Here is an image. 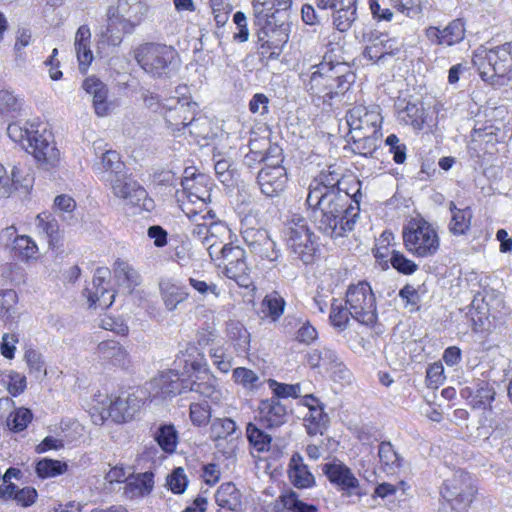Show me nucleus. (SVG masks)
<instances>
[{"mask_svg":"<svg viewBox=\"0 0 512 512\" xmlns=\"http://www.w3.org/2000/svg\"><path fill=\"white\" fill-rule=\"evenodd\" d=\"M424 115L425 110L422 103L408 102L406 106L399 111L398 117L404 124L410 125L416 130H421L425 122Z\"/></svg>","mask_w":512,"mask_h":512,"instance_id":"38","label":"nucleus"},{"mask_svg":"<svg viewBox=\"0 0 512 512\" xmlns=\"http://www.w3.org/2000/svg\"><path fill=\"white\" fill-rule=\"evenodd\" d=\"M187 478L183 468L178 467L167 477V485L175 494H182L187 487Z\"/></svg>","mask_w":512,"mask_h":512,"instance_id":"63","label":"nucleus"},{"mask_svg":"<svg viewBox=\"0 0 512 512\" xmlns=\"http://www.w3.org/2000/svg\"><path fill=\"white\" fill-rule=\"evenodd\" d=\"M284 233L291 253L303 263H311L317 250L316 236L310 230L306 219L293 216L287 222Z\"/></svg>","mask_w":512,"mask_h":512,"instance_id":"9","label":"nucleus"},{"mask_svg":"<svg viewBox=\"0 0 512 512\" xmlns=\"http://www.w3.org/2000/svg\"><path fill=\"white\" fill-rule=\"evenodd\" d=\"M443 35L440 37L442 45L452 46L461 42L464 39L465 29L461 20H453L443 30Z\"/></svg>","mask_w":512,"mask_h":512,"instance_id":"48","label":"nucleus"},{"mask_svg":"<svg viewBox=\"0 0 512 512\" xmlns=\"http://www.w3.org/2000/svg\"><path fill=\"white\" fill-rule=\"evenodd\" d=\"M226 335L228 341L237 351L247 352L250 346V333L242 323L230 320L226 325Z\"/></svg>","mask_w":512,"mask_h":512,"instance_id":"36","label":"nucleus"},{"mask_svg":"<svg viewBox=\"0 0 512 512\" xmlns=\"http://www.w3.org/2000/svg\"><path fill=\"white\" fill-rule=\"evenodd\" d=\"M216 503L231 512L242 511L241 493L231 482L223 483L215 494Z\"/></svg>","mask_w":512,"mask_h":512,"instance_id":"31","label":"nucleus"},{"mask_svg":"<svg viewBox=\"0 0 512 512\" xmlns=\"http://www.w3.org/2000/svg\"><path fill=\"white\" fill-rule=\"evenodd\" d=\"M194 222L191 234L200 241L208 251L211 259L216 255L218 257V236L229 232L226 224L214 221V218L207 217L206 219L198 217V220L190 219Z\"/></svg>","mask_w":512,"mask_h":512,"instance_id":"18","label":"nucleus"},{"mask_svg":"<svg viewBox=\"0 0 512 512\" xmlns=\"http://www.w3.org/2000/svg\"><path fill=\"white\" fill-rule=\"evenodd\" d=\"M511 312L512 309L506 305L504 298L491 292L486 295L476 294L466 315L471 319L473 330L478 331L483 328L485 320L489 317L500 323H505Z\"/></svg>","mask_w":512,"mask_h":512,"instance_id":"11","label":"nucleus"},{"mask_svg":"<svg viewBox=\"0 0 512 512\" xmlns=\"http://www.w3.org/2000/svg\"><path fill=\"white\" fill-rule=\"evenodd\" d=\"M233 379L236 383L246 389H256L259 386L260 378L253 371L245 367H238L233 370Z\"/></svg>","mask_w":512,"mask_h":512,"instance_id":"55","label":"nucleus"},{"mask_svg":"<svg viewBox=\"0 0 512 512\" xmlns=\"http://www.w3.org/2000/svg\"><path fill=\"white\" fill-rule=\"evenodd\" d=\"M292 0H253L257 39L262 53L271 50L269 57H278L289 40V9Z\"/></svg>","mask_w":512,"mask_h":512,"instance_id":"3","label":"nucleus"},{"mask_svg":"<svg viewBox=\"0 0 512 512\" xmlns=\"http://www.w3.org/2000/svg\"><path fill=\"white\" fill-rule=\"evenodd\" d=\"M91 31L87 25L78 28L75 34V51L81 72H86L93 60V53L90 49Z\"/></svg>","mask_w":512,"mask_h":512,"instance_id":"28","label":"nucleus"},{"mask_svg":"<svg viewBox=\"0 0 512 512\" xmlns=\"http://www.w3.org/2000/svg\"><path fill=\"white\" fill-rule=\"evenodd\" d=\"M247 439L251 446L258 452L268 451L271 443V436L259 429L255 424L248 423L246 427Z\"/></svg>","mask_w":512,"mask_h":512,"instance_id":"45","label":"nucleus"},{"mask_svg":"<svg viewBox=\"0 0 512 512\" xmlns=\"http://www.w3.org/2000/svg\"><path fill=\"white\" fill-rule=\"evenodd\" d=\"M184 392L186 387L180 381L179 373L174 370L162 372L149 384V393L152 398L166 399Z\"/></svg>","mask_w":512,"mask_h":512,"instance_id":"22","label":"nucleus"},{"mask_svg":"<svg viewBox=\"0 0 512 512\" xmlns=\"http://www.w3.org/2000/svg\"><path fill=\"white\" fill-rule=\"evenodd\" d=\"M473 64L484 82L492 86L505 85L512 76V41L492 48H478Z\"/></svg>","mask_w":512,"mask_h":512,"instance_id":"4","label":"nucleus"},{"mask_svg":"<svg viewBox=\"0 0 512 512\" xmlns=\"http://www.w3.org/2000/svg\"><path fill=\"white\" fill-rule=\"evenodd\" d=\"M114 277L124 293L130 294L135 287L140 285V274L127 262L117 260L113 267Z\"/></svg>","mask_w":512,"mask_h":512,"instance_id":"30","label":"nucleus"},{"mask_svg":"<svg viewBox=\"0 0 512 512\" xmlns=\"http://www.w3.org/2000/svg\"><path fill=\"white\" fill-rule=\"evenodd\" d=\"M24 358L29 368L30 375L36 380H40L46 376L45 363L42 359V355L38 351L27 349Z\"/></svg>","mask_w":512,"mask_h":512,"instance_id":"51","label":"nucleus"},{"mask_svg":"<svg viewBox=\"0 0 512 512\" xmlns=\"http://www.w3.org/2000/svg\"><path fill=\"white\" fill-rule=\"evenodd\" d=\"M251 224L252 219L248 215L241 222V235L251 253L261 260L276 262L281 256L276 242L266 229Z\"/></svg>","mask_w":512,"mask_h":512,"instance_id":"13","label":"nucleus"},{"mask_svg":"<svg viewBox=\"0 0 512 512\" xmlns=\"http://www.w3.org/2000/svg\"><path fill=\"white\" fill-rule=\"evenodd\" d=\"M155 440L162 450L172 453L177 446L178 433L172 424H163L155 432Z\"/></svg>","mask_w":512,"mask_h":512,"instance_id":"42","label":"nucleus"},{"mask_svg":"<svg viewBox=\"0 0 512 512\" xmlns=\"http://www.w3.org/2000/svg\"><path fill=\"white\" fill-rule=\"evenodd\" d=\"M211 418V407L208 403H191L190 419L196 426H205Z\"/></svg>","mask_w":512,"mask_h":512,"instance_id":"59","label":"nucleus"},{"mask_svg":"<svg viewBox=\"0 0 512 512\" xmlns=\"http://www.w3.org/2000/svg\"><path fill=\"white\" fill-rule=\"evenodd\" d=\"M306 357L307 363L312 368L323 367L326 370H329L332 365H335L338 358L335 351L326 347L313 349L307 354Z\"/></svg>","mask_w":512,"mask_h":512,"instance_id":"40","label":"nucleus"},{"mask_svg":"<svg viewBox=\"0 0 512 512\" xmlns=\"http://www.w3.org/2000/svg\"><path fill=\"white\" fill-rule=\"evenodd\" d=\"M338 300L333 299L331 303V312L329 315V319L331 324L338 328L339 330H344L347 327L349 322L350 315V307L347 305L344 307L341 304H337Z\"/></svg>","mask_w":512,"mask_h":512,"instance_id":"53","label":"nucleus"},{"mask_svg":"<svg viewBox=\"0 0 512 512\" xmlns=\"http://www.w3.org/2000/svg\"><path fill=\"white\" fill-rule=\"evenodd\" d=\"M164 117L173 130L181 129L191 125L196 117L197 104L187 98H170L162 105Z\"/></svg>","mask_w":512,"mask_h":512,"instance_id":"17","label":"nucleus"},{"mask_svg":"<svg viewBox=\"0 0 512 512\" xmlns=\"http://www.w3.org/2000/svg\"><path fill=\"white\" fill-rule=\"evenodd\" d=\"M115 298V293L108 287H101V294L96 292L89 294V306L100 309L109 308Z\"/></svg>","mask_w":512,"mask_h":512,"instance_id":"61","label":"nucleus"},{"mask_svg":"<svg viewBox=\"0 0 512 512\" xmlns=\"http://www.w3.org/2000/svg\"><path fill=\"white\" fill-rule=\"evenodd\" d=\"M283 504L287 510L292 512H317V508L314 505L302 502L294 492L283 496Z\"/></svg>","mask_w":512,"mask_h":512,"instance_id":"64","label":"nucleus"},{"mask_svg":"<svg viewBox=\"0 0 512 512\" xmlns=\"http://www.w3.org/2000/svg\"><path fill=\"white\" fill-rule=\"evenodd\" d=\"M350 138V143L352 145V150L354 153H357L364 157H374V153L380 146L382 132L377 131L375 134L370 133H360L348 135Z\"/></svg>","mask_w":512,"mask_h":512,"instance_id":"29","label":"nucleus"},{"mask_svg":"<svg viewBox=\"0 0 512 512\" xmlns=\"http://www.w3.org/2000/svg\"><path fill=\"white\" fill-rule=\"evenodd\" d=\"M268 386L271 389L273 396L277 397V399H286L289 397L298 398L301 396V384H286L280 383L274 379L268 380Z\"/></svg>","mask_w":512,"mask_h":512,"instance_id":"50","label":"nucleus"},{"mask_svg":"<svg viewBox=\"0 0 512 512\" xmlns=\"http://www.w3.org/2000/svg\"><path fill=\"white\" fill-rule=\"evenodd\" d=\"M287 181V172L283 166L263 167L257 175L261 192L267 197L279 196L285 190Z\"/></svg>","mask_w":512,"mask_h":512,"instance_id":"21","label":"nucleus"},{"mask_svg":"<svg viewBox=\"0 0 512 512\" xmlns=\"http://www.w3.org/2000/svg\"><path fill=\"white\" fill-rule=\"evenodd\" d=\"M113 195L126 204L137 206L147 197V192L127 171L108 182Z\"/></svg>","mask_w":512,"mask_h":512,"instance_id":"20","label":"nucleus"},{"mask_svg":"<svg viewBox=\"0 0 512 512\" xmlns=\"http://www.w3.org/2000/svg\"><path fill=\"white\" fill-rule=\"evenodd\" d=\"M390 263L395 270L405 275H411L418 269V265L415 262L397 250H392Z\"/></svg>","mask_w":512,"mask_h":512,"instance_id":"57","label":"nucleus"},{"mask_svg":"<svg viewBox=\"0 0 512 512\" xmlns=\"http://www.w3.org/2000/svg\"><path fill=\"white\" fill-rule=\"evenodd\" d=\"M7 134L11 140L19 143L27 152L32 153L35 159L46 169L56 166L60 158V152L50 141L51 134L46 131L40 133L34 124L22 127L19 123H10Z\"/></svg>","mask_w":512,"mask_h":512,"instance_id":"5","label":"nucleus"},{"mask_svg":"<svg viewBox=\"0 0 512 512\" xmlns=\"http://www.w3.org/2000/svg\"><path fill=\"white\" fill-rule=\"evenodd\" d=\"M357 0H344L342 5L334 10L333 24L340 32L348 31L357 18Z\"/></svg>","mask_w":512,"mask_h":512,"instance_id":"33","label":"nucleus"},{"mask_svg":"<svg viewBox=\"0 0 512 512\" xmlns=\"http://www.w3.org/2000/svg\"><path fill=\"white\" fill-rule=\"evenodd\" d=\"M148 11L142 0H118V12L122 17L132 19L133 23H141Z\"/></svg>","mask_w":512,"mask_h":512,"instance_id":"39","label":"nucleus"},{"mask_svg":"<svg viewBox=\"0 0 512 512\" xmlns=\"http://www.w3.org/2000/svg\"><path fill=\"white\" fill-rule=\"evenodd\" d=\"M97 355L114 365L124 366L127 360L126 350L114 340L103 341L97 346Z\"/></svg>","mask_w":512,"mask_h":512,"instance_id":"35","label":"nucleus"},{"mask_svg":"<svg viewBox=\"0 0 512 512\" xmlns=\"http://www.w3.org/2000/svg\"><path fill=\"white\" fill-rule=\"evenodd\" d=\"M262 306L267 315L276 321L284 312L285 301L276 292L268 294L262 301Z\"/></svg>","mask_w":512,"mask_h":512,"instance_id":"54","label":"nucleus"},{"mask_svg":"<svg viewBox=\"0 0 512 512\" xmlns=\"http://www.w3.org/2000/svg\"><path fill=\"white\" fill-rule=\"evenodd\" d=\"M24 100L14 95L12 91H0V114L8 117H15L20 114Z\"/></svg>","mask_w":512,"mask_h":512,"instance_id":"43","label":"nucleus"},{"mask_svg":"<svg viewBox=\"0 0 512 512\" xmlns=\"http://www.w3.org/2000/svg\"><path fill=\"white\" fill-rule=\"evenodd\" d=\"M67 469V464L59 460L44 458L37 462L36 473L41 478L55 477L63 474Z\"/></svg>","mask_w":512,"mask_h":512,"instance_id":"49","label":"nucleus"},{"mask_svg":"<svg viewBox=\"0 0 512 512\" xmlns=\"http://www.w3.org/2000/svg\"><path fill=\"white\" fill-rule=\"evenodd\" d=\"M236 432V423L230 418H215L210 427V437L214 441L223 440Z\"/></svg>","mask_w":512,"mask_h":512,"instance_id":"46","label":"nucleus"},{"mask_svg":"<svg viewBox=\"0 0 512 512\" xmlns=\"http://www.w3.org/2000/svg\"><path fill=\"white\" fill-rule=\"evenodd\" d=\"M218 257L213 260H221L219 266L223 265L226 277L234 280L240 287L248 288L253 281L250 276V268L246 262V252L240 246L225 244L217 248Z\"/></svg>","mask_w":512,"mask_h":512,"instance_id":"14","label":"nucleus"},{"mask_svg":"<svg viewBox=\"0 0 512 512\" xmlns=\"http://www.w3.org/2000/svg\"><path fill=\"white\" fill-rule=\"evenodd\" d=\"M16 171L9 174L2 163H0V200L7 199L17 189Z\"/></svg>","mask_w":512,"mask_h":512,"instance_id":"56","label":"nucleus"},{"mask_svg":"<svg viewBox=\"0 0 512 512\" xmlns=\"http://www.w3.org/2000/svg\"><path fill=\"white\" fill-rule=\"evenodd\" d=\"M191 369L197 374L189 385H185L186 391L198 393L200 396L214 402L219 401L221 392L218 388L217 379L209 372L203 359L192 361Z\"/></svg>","mask_w":512,"mask_h":512,"instance_id":"19","label":"nucleus"},{"mask_svg":"<svg viewBox=\"0 0 512 512\" xmlns=\"http://www.w3.org/2000/svg\"><path fill=\"white\" fill-rule=\"evenodd\" d=\"M159 288L163 303L169 311L175 310L177 306L189 296V293L184 287L172 283L169 280L161 281Z\"/></svg>","mask_w":512,"mask_h":512,"instance_id":"32","label":"nucleus"},{"mask_svg":"<svg viewBox=\"0 0 512 512\" xmlns=\"http://www.w3.org/2000/svg\"><path fill=\"white\" fill-rule=\"evenodd\" d=\"M378 456L381 469L387 474H395L401 466L402 459L390 442L383 441L379 444Z\"/></svg>","mask_w":512,"mask_h":512,"instance_id":"37","label":"nucleus"},{"mask_svg":"<svg viewBox=\"0 0 512 512\" xmlns=\"http://www.w3.org/2000/svg\"><path fill=\"white\" fill-rule=\"evenodd\" d=\"M476 489L464 472L455 474L443 483L442 502L438 512H465L471 504Z\"/></svg>","mask_w":512,"mask_h":512,"instance_id":"12","label":"nucleus"},{"mask_svg":"<svg viewBox=\"0 0 512 512\" xmlns=\"http://www.w3.org/2000/svg\"><path fill=\"white\" fill-rule=\"evenodd\" d=\"M393 54L394 51L392 49V44L389 40H381L377 43H373L367 46L364 50V56L374 61H379L383 59L386 55Z\"/></svg>","mask_w":512,"mask_h":512,"instance_id":"60","label":"nucleus"},{"mask_svg":"<svg viewBox=\"0 0 512 512\" xmlns=\"http://www.w3.org/2000/svg\"><path fill=\"white\" fill-rule=\"evenodd\" d=\"M472 211L469 207L462 209V211H455L449 223V231L453 235H464L469 230L471 225Z\"/></svg>","mask_w":512,"mask_h":512,"instance_id":"47","label":"nucleus"},{"mask_svg":"<svg viewBox=\"0 0 512 512\" xmlns=\"http://www.w3.org/2000/svg\"><path fill=\"white\" fill-rule=\"evenodd\" d=\"M303 405L307 406L309 411L304 417V425L309 435H322L329 422L328 415L324 412V407L312 395L303 397Z\"/></svg>","mask_w":512,"mask_h":512,"instance_id":"24","label":"nucleus"},{"mask_svg":"<svg viewBox=\"0 0 512 512\" xmlns=\"http://www.w3.org/2000/svg\"><path fill=\"white\" fill-rule=\"evenodd\" d=\"M260 422L266 428H277L288 421V408L277 397L260 401L258 406Z\"/></svg>","mask_w":512,"mask_h":512,"instance_id":"23","label":"nucleus"},{"mask_svg":"<svg viewBox=\"0 0 512 512\" xmlns=\"http://www.w3.org/2000/svg\"><path fill=\"white\" fill-rule=\"evenodd\" d=\"M346 122L349 126V134L376 133L381 131L382 117L378 107L368 108L364 105H357L346 113Z\"/></svg>","mask_w":512,"mask_h":512,"instance_id":"16","label":"nucleus"},{"mask_svg":"<svg viewBox=\"0 0 512 512\" xmlns=\"http://www.w3.org/2000/svg\"><path fill=\"white\" fill-rule=\"evenodd\" d=\"M185 177L181 180L182 191H177V201L183 213L189 218L198 220L207 217L215 218V213L208 209L207 202L210 201L211 193L208 186V177L204 174L191 173L185 169Z\"/></svg>","mask_w":512,"mask_h":512,"instance_id":"6","label":"nucleus"},{"mask_svg":"<svg viewBox=\"0 0 512 512\" xmlns=\"http://www.w3.org/2000/svg\"><path fill=\"white\" fill-rule=\"evenodd\" d=\"M322 472L343 497H358L366 495L359 480L352 470L341 461H333L322 465Z\"/></svg>","mask_w":512,"mask_h":512,"instance_id":"15","label":"nucleus"},{"mask_svg":"<svg viewBox=\"0 0 512 512\" xmlns=\"http://www.w3.org/2000/svg\"><path fill=\"white\" fill-rule=\"evenodd\" d=\"M13 250L18 252L23 258L29 259L37 253L38 247L29 236L20 235L18 238H15Z\"/></svg>","mask_w":512,"mask_h":512,"instance_id":"62","label":"nucleus"},{"mask_svg":"<svg viewBox=\"0 0 512 512\" xmlns=\"http://www.w3.org/2000/svg\"><path fill=\"white\" fill-rule=\"evenodd\" d=\"M402 237L407 251L417 257H431L437 253L440 246L436 229L424 219L410 221L403 228Z\"/></svg>","mask_w":512,"mask_h":512,"instance_id":"7","label":"nucleus"},{"mask_svg":"<svg viewBox=\"0 0 512 512\" xmlns=\"http://www.w3.org/2000/svg\"><path fill=\"white\" fill-rule=\"evenodd\" d=\"M177 52L172 46L146 43L135 51V60L141 68L153 77H166L172 70Z\"/></svg>","mask_w":512,"mask_h":512,"instance_id":"8","label":"nucleus"},{"mask_svg":"<svg viewBox=\"0 0 512 512\" xmlns=\"http://www.w3.org/2000/svg\"><path fill=\"white\" fill-rule=\"evenodd\" d=\"M360 188L351 197L348 192L308 193L306 203L317 229L331 238L353 230L359 214Z\"/></svg>","mask_w":512,"mask_h":512,"instance_id":"1","label":"nucleus"},{"mask_svg":"<svg viewBox=\"0 0 512 512\" xmlns=\"http://www.w3.org/2000/svg\"><path fill=\"white\" fill-rule=\"evenodd\" d=\"M153 478L152 472L137 475L126 483L125 494H130L133 497L150 493L154 486Z\"/></svg>","mask_w":512,"mask_h":512,"instance_id":"41","label":"nucleus"},{"mask_svg":"<svg viewBox=\"0 0 512 512\" xmlns=\"http://www.w3.org/2000/svg\"><path fill=\"white\" fill-rule=\"evenodd\" d=\"M141 405L142 400L135 394H122L111 402L108 414L115 422H127L133 419Z\"/></svg>","mask_w":512,"mask_h":512,"instance_id":"25","label":"nucleus"},{"mask_svg":"<svg viewBox=\"0 0 512 512\" xmlns=\"http://www.w3.org/2000/svg\"><path fill=\"white\" fill-rule=\"evenodd\" d=\"M93 169L101 179L107 182H110L111 179H115L117 176L120 177L122 173L127 171L126 165L115 150L103 152L100 161L94 164Z\"/></svg>","mask_w":512,"mask_h":512,"instance_id":"27","label":"nucleus"},{"mask_svg":"<svg viewBox=\"0 0 512 512\" xmlns=\"http://www.w3.org/2000/svg\"><path fill=\"white\" fill-rule=\"evenodd\" d=\"M345 304L350 307V315L359 323L372 326L377 322L376 298L370 284L359 281L349 285Z\"/></svg>","mask_w":512,"mask_h":512,"instance_id":"10","label":"nucleus"},{"mask_svg":"<svg viewBox=\"0 0 512 512\" xmlns=\"http://www.w3.org/2000/svg\"><path fill=\"white\" fill-rule=\"evenodd\" d=\"M302 76L306 92L318 104H331L333 99L343 96L356 80L355 73L347 63L334 61L328 53Z\"/></svg>","mask_w":512,"mask_h":512,"instance_id":"2","label":"nucleus"},{"mask_svg":"<svg viewBox=\"0 0 512 512\" xmlns=\"http://www.w3.org/2000/svg\"><path fill=\"white\" fill-rule=\"evenodd\" d=\"M315 191H318L319 194H328L331 191L345 192L340 188V174L331 170L322 171L309 185L308 193H314Z\"/></svg>","mask_w":512,"mask_h":512,"instance_id":"34","label":"nucleus"},{"mask_svg":"<svg viewBox=\"0 0 512 512\" xmlns=\"http://www.w3.org/2000/svg\"><path fill=\"white\" fill-rule=\"evenodd\" d=\"M32 420V413L27 408H19L10 414L7 419V425L10 430L20 432L24 430Z\"/></svg>","mask_w":512,"mask_h":512,"instance_id":"58","label":"nucleus"},{"mask_svg":"<svg viewBox=\"0 0 512 512\" xmlns=\"http://www.w3.org/2000/svg\"><path fill=\"white\" fill-rule=\"evenodd\" d=\"M18 296L12 289L0 291V317L4 321H14L17 316Z\"/></svg>","mask_w":512,"mask_h":512,"instance_id":"44","label":"nucleus"},{"mask_svg":"<svg viewBox=\"0 0 512 512\" xmlns=\"http://www.w3.org/2000/svg\"><path fill=\"white\" fill-rule=\"evenodd\" d=\"M288 478L291 484L298 489H307L315 485V477L304 463L303 456L295 452L288 464Z\"/></svg>","mask_w":512,"mask_h":512,"instance_id":"26","label":"nucleus"},{"mask_svg":"<svg viewBox=\"0 0 512 512\" xmlns=\"http://www.w3.org/2000/svg\"><path fill=\"white\" fill-rule=\"evenodd\" d=\"M285 321H287V326H293V322H295V325H300L296 335L299 342L309 345L317 339V330L308 321L290 317H286Z\"/></svg>","mask_w":512,"mask_h":512,"instance_id":"52","label":"nucleus"}]
</instances>
